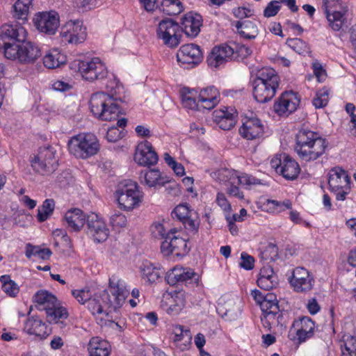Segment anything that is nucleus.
I'll return each instance as SVG.
<instances>
[{
    "mask_svg": "<svg viewBox=\"0 0 356 356\" xmlns=\"http://www.w3.org/2000/svg\"><path fill=\"white\" fill-rule=\"evenodd\" d=\"M27 35L26 30L19 23L4 24L0 27V48L7 59L29 64L41 56L40 48L28 41Z\"/></svg>",
    "mask_w": 356,
    "mask_h": 356,
    "instance_id": "1",
    "label": "nucleus"
},
{
    "mask_svg": "<svg viewBox=\"0 0 356 356\" xmlns=\"http://www.w3.org/2000/svg\"><path fill=\"white\" fill-rule=\"evenodd\" d=\"M105 92L92 94L90 99L91 112L99 119L105 121L116 120L120 113L118 102L122 100L124 88L116 76L108 72Z\"/></svg>",
    "mask_w": 356,
    "mask_h": 356,
    "instance_id": "2",
    "label": "nucleus"
},
{
    "mask_svg": "<svg viewBox=\"0 0 356 356\" xmlns=\"http://www.w3.org/2000/svg\"><path fill=\"white\" fill-rule=\"evenodd\" d=\"M328 143L318 132L302 128L296 134L294 151L299 159L312 162L321 158L327 148Z\"/></svg>",
    "mask_w": 356,
    "mask_h": 356,
    "instance_id": "3",
    "label": "nucleus"
},
{
    "mask_svg": "<svg viewBox=\"0 0 356 356\" xmlns=\"http://www.w3.org/2000/svg\"><path fill=\"white\" fill-rule=\"evenodd\" d=\"M280 82V76L274 69L262 67L257 70L252 81L255 100L259 103L270 101L277 92Z\"/></svg>",
    "mask_w": 356,
    "mask_h": 356,
    "instance_id": "4",
    "label": "nucleus"
},
{
    "mask_svg": "<svg viewBox=\"0 0 356 356\" xmlns=\"http://www.w3.org/2000/svg\"><path fill=\"white\" fill-rule=\"evenodd\" d=\"M68 149L76 157L86 159L97 153L99 145L94 134H80L70 140Z\"/></svg>",
    "mask_w": 356,
    "mask_h": 356,
    "instance_id": "5",
    "label": "nucleus"
},
{
    "mask_svg": "<svg viewBox=\"0 0 356 356\" xmlns=\"http://www.w3.org/2000/svg\"><path fill=\"white\" fill-rule=\"evenodd\" d=\"M351 179L348 172L341 167H334L329 172L328 186L337 202L344 201L351 191Z\"/></svg>",
    "mask_w": 356,
    "mask_h": 356,
    "instance_id": "6",
    "label": "nucleus"
},
{
    "mask_svg": "<svg viewBox=\"0 0 356 356\" xmlns=\"http://www.w3.org/2000/svg\"><path fill=\"white\" fill-rule=\"evenodd\" d=\"M116 197L121 209L131 210L142 201L143 193L136 182L127 180L119 185Z\"/></svg>",
    "mask_w": 356,
    "mask_h": 356,
    "instance_id": "7",
    "label": "nucleus"
},
{
    "mask_svg": "<svg viewBox=\"0 0 356 356\" xmlns=\"http://www.w3.org/2000/svg\"><path fill=\"white\" fill-rule=\"evenodd\" d=\"M30 162L33 170L42 175L52 173L58 166L56 151L51 147H40Z\"/></svg>",
    "mask_w": 356,
    "mask_h": 356,
    "instance_id": "8",
    "label": "nucleus"
},
{
    "mask_svg": "<svg viewBox=\"0 0 356 356\" xmlns=\"http://www.w3.org/2000/svg\"><path fill=\"white\" fill-rule=\"evenodd\" d=\"M76 63L79 72L85 80L92 82L96 80L102 81L108 76L107 67L99 58L77 60Z\"/></svg>",
    "mask_w": 356,
    "mask_h": 356,
    "instance_id": "9",
    "label": "nucleus"
},
{
    "mask_svg": "<svg viewBox=\"0 0 356 356\" xmlns=\"http://www.w3.org/2000/svg\"><path fill=\"white\" fill-rule=\"evenodd\" d=\"M296 333L291 340L295 346V350H298L300 345L314 337L315 334L316 323L309 316H300L295 319L291 326Z\"/></svg>",
    "mask_w": 356,
    "mask_h": 356,
    "instance_id": "10",
    "label": "nucleus"
},
{
    "mask_svg": "<svg viewBox=\"0 0 356 356\" xmlns=\"http://www.w3.org/2000/svg\"><path fill=\"white\" fill-rule=\"evenodd\" d=\"M157 36L170 48H175L181 41V31L176 22L170 19L161 21L156 30Z\"/></svg>",
    "mask_w": 356,
    "mask_h": 356,
    "instance_id": "11",
    "label": "nucleus"
},
{
    "mask_svg": "<svg viewBox=\"0 0 356 356\" xmlns=\"http://www.w3.org/2000/svg\"><path fill=\"white\" fill-rule=\"evenodd\" d=\"M60 35L65 44L81 43L87 37L86 28L81 20H70L62 26Z\"/></svg>",
    "mask_w": 356,
    "mask_h": 356,
    "instance_id": "12",
    "label": "nucleus"
},
{
    "mask_svg": "<svg viewBox=\"0 0 356 356\" xmlns=\"http://www.w3.org/2000/svg\"><path fill=\"white\" fill-rule=\"evenodd\" d=\"M215 178L220 182L229 184H241L243 186H250L252 185L262 184L260 179L255 178L252 175L241 174L234 170L227 168H221L214 173Z\"/></svg>",
    "mask_w": 356,
    "mask_h": 356,
    "instance_id": "13",
    "label": "nucleus"
},
{
    "mask_svg": "<svg viewBox=\"0 0 356 356\" xmlns=\"http://www.w3.org/2000/svg\"><path fill=\"white\" fill-rule=\"evenodd\" d=\"M277 310L271 309L264 316H261V321L263 326L268 330H270L273 326L277 327V332L281 334L286 332L287 321L289 313L287 310L284 309L277 302Z\"/></svg>",
    "mask_w": 356,
    "mask_h": 356,
    "instance_id": "14",
    "label": "nucleus"
},
{
    "mask_svg": "<svg viewBox=\"0 0 356 356\" xmlns=\"http://www.w3.org/2000/svg\"><path fill=\"white\" fill-rule=\"evenodd\" d=\"M88 308L92 315H101V321L104 316H108L112 309H117L114 308L111 297L106 291H103L99 294H95L94 296H92L88 302Z\"/></svg>",
    "mask_w": 356,
    "mask_h": 356,
    "instance_id": "15",
    "label": "nucleus"
},
{
    "mask_svg": "<svg viewBox=\"0 0 356 356\" xmlns=\"http://www.w3.org/2000/svg\"><path fill=\"white\" fill-rule=\"evenodd\" d=\"M177 232L170 233V235L162 241L161 244V252L165 257L175 255L184 257L190 250L187 245V241L181 237L175 235Z\"/></svg>",
    "mask_w": 356,
    "mask_h": 356,
    "instance_id": "16",
    "label": "nucleus"
},
{
    "mask_svg": "<svg viewBox=\"0 0 356 356\" xmlns=\"http://www.w3.org/2000/svg\"><path fill=\"white\" fill-rule=\"evenodd\" d=\"M198 279V275L193 269L180 266L174 267L165 275L166 282L172 286L181 282L193 286L197 284Z\"/></svg>",
    "mask_w": 356,
    "mask_h": 356,
    "instance_id": "17",
    "label": "nucleus"
},
{
    "mask_svg": "<svg viewBox=\"0 0 356 356\" xmlns=\"http://www.w3.org/2000/svg\"><path fill=\"white\" fill-rule=\"evenodd\" d=\"M314 284L313 276L303 267L293 269L291 275V286L298 293H307L311 291Z\"/></svg>",
    "mask_w": 356,
    "mask_h": 356,
    "instance_id": "18",
    "label": "nucleus"
},
{
    "mask_svg": "<svg viewBox=\"0 0 356 356\" xmlns=\"http://www.w3.org/2000/svg\"><path fill=\"white\" fill-rule=\"evenodd\" d=\"M134 160L140 165L149 166L155 165L159 160V157L151 143L145 140L138 144L134 154Z\"/></svg>",
    "mask_w": 356,
    "mask_h": 356,
    "instance_id": "19",
    "label": "nucleus"
},
{
    "mask_svg": "<svg viewBox=\"0 0 356 356\" xmlns=\"http://www.w3.org/2000/svg\"><path fill=\"white\" fill-rule=\"evenodd\" d=\"M86 225L88 233L97 242L104 241L108 234L109 230L104 221L95 213L87 216Z\"/></svg>",
    "mask_w": 356,
    "mask_h": 356,
    "instance_id": "20",
    "label": "nucleus"
},
{
    "mask_svg": "<svg viewBox=\"0 0 356 356\" xmlns=\"http://www.w3.org/2000/svg\"><path fill=\"white\" fill-rule=\"evenodd\" d=\"M339 0H323V4L325 7V13L329 25L334 31H339L346 22L347 9L341 8V10H336L334 7L337 5L331 6V1H339Z\"/></svg>",
    "mask_w": 356,
    "mask_h": 356,
    "instance_id": "21",
    "label": "nucleus"
},
{
    "mask_svg": "<svg viewBox=\"0 0 356 356\" xmlns=\"http://www.w3.org/2000/svg\"><path fill=\"white\" fill-rule=\"evenodd\" d=\"M202 58L200 47L195 44H184L177 53V61L181 64L197 65Z\"/></svg>",
    "mask_w": 356,
    "mask_h": 356,
    "instance_id": "22",
    "label": "nucleus"
},
{
    "mask_svg": "<svg viewBox=\"0 0 356 356\" xmlns=\"http://www.w3.org/2000/svg\"><path fill=\"white\" fill-rule=\"evenodd\" d=\"M38 30L47 35H54L59 26V17L57 13H39L35 19Z\"/></svg>",
    "mask_w": 356,
    "mask_h": 356,
    "instance_id": "23",
    "label": "nucleus"
},
{
    "mask_svg": "<svg viewBox=\"0 0 356 356\" xmlns=\"http://www.w3.org/2000/svg\"><path fill=\"white\" fill-rule=\"evenodd\" d=\"M239 134L245 139L254 140L262 136L264 125L257 118H246L239 128Z\"/></svg>",
    "mask_w": 356,
    "mask_h": 356,
    "instance_id": "24",
    "label": "nucleus"
},
{
    "mask_svg": "<svg viewBox=\"0 0 356 356\" xmlns=\"http://www.w3.org/2000/svg\"><path fill=\"white\" fill-rule=\"evenodd\" d=\"M46 318L49 323L54 324L64 330L69 326V312L65 307L58 302L54 307L49 309L46 312Z\"/></svg>",
    "mask_w": 356,
    "mask_h": 356,
    "instance_id": "25",
    "label": "nucleus"
},
{
    "mask_svg": "<svg viewBox=\"0 0 356 356\" xmlns=\"http://www.w3.org/2000/svg\"><path fill=\"white\" fill-rule=\"evenodd\" d=\"M234 52V49L226 44L214 47L207 57L209 66L217 68L224 65L230 59Z\"/></svg>",
    "mask_w": 356,
    "mask_h": 356,
    "instance_id": "26",
    "label": "nucleus"
},
{
    "mask_svg": "<svg viewBox=\"0 0 356 356\" xmlns=\"http://www.w3.org/2000/svg\"><path fill=\"white\" fill-rule=\"evenodd\" d=\"M109 287L114 308L120 307L129 294L124 281L117 275H112L109 279Z\"/></svg>",
    "mask_w": 356,
    "mask_h": 356,
    "instance_id": "27",
    "label": "nucleus"
},
{
    "mask_svg": "<svg viewBox=\"0 0 356 356\" xmlns=\"http://www.w3.org/2000/svg\"><path fill=\"white\" fill-rule=\"evenodd\" d=\"M202 26V17L196 13L189 12L181 19V32L191 38H195Z\"/></svg>",
    "mask_w": 356,
    "mask_h": 356,
    "instance_id": "28",
    "label": "nucleus"
},
{
    "mask_svg": "<svg viewBox=\"0 0 356 356\" xmlns=\"http://www.w3.org/2000/svg\"><path fill=\"white\" fill-rule=\"evenodd\" d=\"M24 329L27 333L40 337L41 338H45L51 332L49 326L36 316L27 318L24 323Z\"/></svg>",
    "mask_w": 356,
    "mask_h": 356,
    "instance_id": "29",
    "label": "nucleus"
},
{
    "mask_svg": "<svg viewBox=\"0 0 356 356\" xmlns=\"http://www.w3.org/2000/svg\"><path fill=\"white\" fill-rule=\"evenodd\" d=\"M235 111L234 109L228 110L227 108L218 109L213 113V121L222 130H229L236 123Z\"/></svg>",
    "mask_w": 356,
    "mask_h": 356,
    "instance_id": "30",
    "label": "nucleus"
},
{
    "mask_svg": "<svg viewBox=\"0 0 356 356\" xmlns=\"http://www.w3.org/2000/svg\"><path fill=\"white\" fill-rule=\"evenodd\" d=\"M251 295L257 305L260 306L262 311V315L266 314L270 309H273L274 311L277 310V300L276 296L273 293L263 294L259 290L252 291Z\"/></svg>",
    "mask_w": 356,
    "mask_h": 356,
    "instance_id": "31",
    "label": "nucleus"
},
{
    "mask_svg": "<svg viewBox=\"0 0 356 356\" xmlns=\"http://www.w3.org/2000/svg\"><path fill=\"white\" fill-rule=\"evenodd\" d=\"M220 93L214 86L202 89L198 95L199 104L202 108L210 110L219 102Z\"/></svg>",
    "mask_w": 356,
    "mask_h": 356,
    "instance_id": "32",
    "label": "nucleus"
},
{
    "mask_svg": "<svg viewBox=\"0 0 356 356\" xmlns=\"http://www.w3.org/2000/svg\"><path fill=\"white\" fill-rule=\"evenodd\" d=\"M67 227L72 231H79L86 222L87 217L79 209L67 211L64 216Z\"/></svg>",
    "mask_w": 356,
    "mask_h": 356,
    "instance_id": "33",
    "label": "nucleus"
},
{
    "mask_svg": "<svg viewBox=\"0 0 356 356\" xmlns=\"http://www.w3.org/2000/svg\"><path fill=\"white\" fill-rule=\"evenodd\" d=\"M257 285L259 288L269 291L277 284V279L270 266H264L261 270L257 279Z\"/></svg>",
    "mask_w": 356,
    "mask_h": 356,
    "instance_id": "34",
    "label": "nucleus"
},
{
    "mask_svg": "<svg viewBox=\"0 0 356 356\" xmlns=\"http://www.w3.org/2000/svg\"><path fill=\"white\" fill-rule=\"evenodd\" d=\"M35 306L39 310L47 311L54 307L58 302L57 298L46 290L38 291L33 297Z\"/></svg>",
    "mask_w": 356,
    "mask_h": 356,
    "instance_id": "35",
    "label": "nucleus"
},
{
    "mask_svg": "<svg viewBox=\"0 0 356 356\" xmlns=\"http://www.w3.org/2000/svg\"><path fill=\"white\" fill-rule=\"evenodd\" d=\"M90 356H109L110 345L99 337H92L88 343Z\"/></svg>",
    "mask_w": 356,
    "mask_h": 356,
    "instance_id": "36",
    "label": "nucleus"
},
{
    "mask_svg": "<svg viewBox=\"0 0 356 356\" xmlns=\"http://www.w3.org/2000/svg\"><path fill=\"white\" fill-rule=\"evenodd\" d=\"M66 63V56L58 49L50 50L43 58L44 65L49 69H54Z\"/></svg>",
    "mask_w": 356,
    "mask_h": 356,
    "instance_id": "37",
    "label": "nucleus"
},
{
    "mask_svg": "<svg viewBox=\"0 0 356 356\" xmlns=\"http://www.w3.org/2000/svg\"><path fill=\"white\" fill-rule=\"evenodd\" d=\"M235 26L238 33L246 39H254L259 33L257 24L250 20H245L243 22L238 21Z\"/></svg>",
    "mask_w": 356,
    "mask_h": 356,
    "instance_id": "38",
    "label": "nucleus"
},
{
    "mask_svg": "<svg viewBox=\"0 0 356 356\" xmlns=\"http://www.w3.org/2000/svg\"><path fill=\"white\" fill-rule=\"evenodd\" d=\"M289 162V156L288 154H279L271 159L270 166L275 169L277 173L282 175L286 179L289 180V174L288 172Z\"/></svg>",
    "mask_w": 356,
    "mask_h": 356,
    "instance_id": "39",
    "label": "nucleus"
},
{
    "mask_svg": "<svg viewBox=\"0 0 356 356\" xmlns=\"http://www.w3.org/2000/svg\"><path fill=\"white\" fill-rule=\"evenodd\" d=\"M169 306L166 310L167 313L172 316L177 315L185 306L186 299L184 293L182 291L175 292L169 299Z\"/></svg>",
    "mask_w": 356,
    "mask_h": 356,
    "instance_id": "40",
    "label": "nucleus"
},
{
    "mask_svg": "<svg viewBox=\"0 0 356 356\" xmlns=\"http://www.w3.org/2000/svg\"><path fill=\"white\" fill-rule=\"evenodd\" d=\"M142 278L149 283L155 282L161 277L162 272L149 261H145L140 267Z\"/></svg>",
    "mask_w": 356,
    "mask_h": 356,
    "instance_id": "41",
    "label": "nucleus"
},
{
    "mask_svg": "<svg viewBox=\"0 0 356 356\" xmlns=\"http://www.w3.org/2000/svg\"><path fill=\"white\" fill-rule=\"evenodd\" d=\"M197 91L188 88L181 90V103L184 107L191 110L200 109L199 98L196 99Z\"/></svg>",
    "mask_w": 356,
    "mask_h": 356,
    "instance_id": "42",
    "label": "nucleus"
},
{
    "mask_svg": "<svg viewBox=\"0 0 356 356\" xmlns=\"http://www.w3.org/2000/svg\"><path fill=\"white\" fill-rule=\"evenodd\" d=\"M33 0H17L13 6V17L17 19H27L29 7Z\"/></svg>",
    "mask_w": 356,
    "mask_h": 356,
    "instance_id": "43",
    "label": "nucleus"
},
{
    "mask_svg": "<svg viewBox=\"0 0 356 356\" xmlns=\"http://www.w3.org/2000/svg\"><path fill=\"white\" fill-rule=\"evenodd\" d=\"M140 179L142 182L143 179H144L145 184L149 187L163 185L164 183L161 181L162 178L161 177L160 171L155 169L141 172Z\"/></svg>",
    "mask_w": 356,
    "mask_h": 356,
    "instance_id": "44",
    "label": "nucleus"
},
{
    "mask_svg": "<svg viewBox=\"0 0 356 356\" xmlns=\"http://www.w3.org/2000/svg\"><path fill=\"white\" fill-rule=\"evenodd\" d=\"M159 9L168 15H176L183 11L184 7L179 0H163Z\"/></svg>",
    "mask_w": 356,
    "mask_h": 356,
    "instance_id": "45",
    "label": "nucleus"
},
{
    "mask_svg": "<svg viewBox=\"0 0 356 356\" xmlns=\"http://www.w3.org/2000/svg\"><path fill=\"white\" fill-rule=\"evenodd\" d=\"M289 92L284 91L274 104V111L280 116H288Z\"/></svg>",
    "mask_w": 356,
    "mask_h": 356,
    "instance_id": "46",
    "label": "nucleus"
},
{
    "mask_svg": "<svg viewBox=\"0 0 356 356\" xmlns=\"http://www.w3.org/2000/svg\"><path fill=\"white\" fill-rule=\"evenodd\" d=\"M55 202L53 199L45 200L42 206L38 209L37 218L39 222H42L47 220L54 212Z\"/></svg>",
    "mask_w": 356,
    "mask_h": 356,
    "instance_id": "47",
    "label": "nucleus"
},
{
    "mask_svg": "<svg viewBox=\"0 0 356 356\" xmlns=\"http://www.w3.org/2000/svg\"><path fill=\"white\" fill-rule=\"evenodd\" d=\"M330 93V90L326 86L318 90L312 100L313 106L317 109L325 107L329 102Z\"/></svg>",
    "mask_w": 356,
    "mask_h": 356,
    "instance_id": "48",
    "label": "nucleus"
},
{
    "mask_svg": "<svg viewBox=\"0 0 356 356\" xmlns=\"http://www.w3.org/2000/svg\"><path fill=\"white\" fill-rule=\"evenodd\" d=\"M0 281L2 284L3 291L10 297H15L19 291V288L18 285L10 279V275H2L0 277Z\"/></svg>",
    "mask_w": 356,
    "mask_h": 356,
    "instance_id": "49",
    "label": "nucleus"
},
{
    "mask_svg": "<svg viewBox=\"0 0 356 356\" xmlns=\"http://www.w3.org/2000/svg\"><path fill=\"white\" fill-rule=\"evenodd\" d=\"M264 206L268 211L272 213H280L289 208V201L280 202L274 200H267Z\"/></svg>",
    "mask_w": 356,
    "mask_h": 356,
    "instance_id": "50",
    "label": "nucleus"
},
{
    "mask_svg": "<svg viewBox=\"0 0 356 356\" xmlns=\"http://www.w3.org/2000/svg\"><path fill=\"white\" fill-rule=\"evenodd\" d=\"M341 356H356V337L350 336L341 345Z\"/></svg>",
    "mask_w": 356,
    "mask_h": 356,
    "instance_id": "51",
    "label": "nucleus"
},
{
    "mask_svg": "<svg viewBox=\"0 0 356 356\" xmlns=\"http://www.w3.org/2000/svg\"><path fill=\"white\" fill-rule=\"evenodd\" d=\"M260 257L264 261H273L278 257V249L273 243H268L260 252Z\"/></svg>",
    "mask_w": 356,
    "mask_h": 356,
    "instance_id": "52",
    "label": "nucleus"
},
{
    "mask_svg": "<svg viewBox=\"0 0 356 356\" xmlns=\"http://www.w3.org/2000/svg\"><path fill=\"white\" fill-rule=\"evenodd\" d=\"M72 296L80 303L85 304L88 302L92 294L88 287H85L82 289H74L72 291Z\"/></svg>",
    "mask_w": 356,
    "mask_h": 356,
    "instance_id": "53",
    "label": "nucleus"
},
{
    "mask_svg": "<svg viewBox=\"0 0 356 356\" xmlns=\"http://www.w3.org/2000/svg\"><path fill=\"white\" fill-rule=\"evenodd\" d=\"M152 234L156 238H161L163 239V241L170 235V233L177 231L175 228L166 229L164 225L159 222L154 223L152 227Z\"/></svg>",
    "mask_w": 356,
    "mask_h": 356,
    "instance_id": "54",
    "label": "nucleus"
},
{
    "mask_svg": "<svg viewBox=\"0 0 356 356\" xmlns=\"http://www.w3.org/2000/svg\"><path fill=\"white\" fill-rule=\"evenodd\" d=\"M127 222L126 216L118 211H115L110 216V224L115 229L125 227Z\"/></svg>",
    "mask_w": 356,
    "mask_h": 356,
    "instance_id": "55",
    "label": "nucleus"
},
{
    "mask_svg": "<svg viewBox=\"0 0 356 356\" xmlns=\"http://www.w3.org/2000/svg\"><path fill=\"white\" fill-rule=\"evenodd\" d=\"M191 214L195 216V212L190 210L187 204H179L172 211V215H175L181 222Z\"/></svg>",
    "mask_w": 356,
    "mask_h": 356,
    "instance_id": "56",
    "label": "nucleus"
},
{
    "mask_svg": "<svg viewBox=\"0 0 356 356\" xmlns=\"http://www.w3.org/2000/svg\"><path fill=\"white\" fill-rule=\"evenodd\" d=\"M184 227L191 233L195 234L199 227V220L195 213V216L191 214L190 216L186 218L182 221Z\"/></svg>",
    "mask_w": 356,
    "mask_h": 356,
    "instance_id": "57",
    "label": "nucleus"
},
{
    "mask_svg": "<svg viewBox=\"0 0 356 356\" xmlns=\"http://www.w3.org/2000/svg\"><path fill=\"white\" fill-rule=\"evenodd\" d=\"M291 49L298 54H304L309 51L307 43L300 38H291Z\"/></svg>",
    "mask_w": 356,
    "mask_h": 356,
    "instance_id": "58",
    "label": "nucleus"
},
{
    "mask_svg": "<svg viewBox=\"0 0 356 356\" xmlns=\"http://www.w3.org/2000/svg\"><path fill=\"white\" fill-rule=\"evenodd\" d=\"M74 3L76 8L81 11H88L97 6V0H74Z\"/></svg>",
    "mask_w": 356,
    "mask_h": 356,
    "instance_id": "59",
    "label": "nucleus"
},
{
    "mask_svg": "<svg viewBox=\"0 0 356 356\" xmlns=\"http://www.w3.org/2000/svg\"><path fill=\"white\" fill-rule=\"evenodd\" d=\"M241 261L239 264L240 267L245 270H252L254 266V259L251 255H249L247 252H243L241 254Z\"/></svg>",
    "mask_w": 356,
    "mask_h": 356,
    "instance_id": "60",
    "label": "nucleus"
},
{
    "mask_svg": "<svg viewBox=\"0 0 356 356\" xmlns=\"http://www.w3.org/2000/svg\"><path fill=\"white\" fill-rule=\"evenodd\" d=\"M280 10V1H271L266 6L264 10V15L266 17H271L277 15L278 11Z\"/></svg>",
    "mask_w": 356,
    "mask_h": 356,
    "instance_id": "61",
    "label": "nucleus"
},
{
    "mask_svg": "<svg viewBox=\"0 0 356 356\" xmlns=\"http://www.w3.org/2000/svg\"><path fill=\"white\" fill-rule=\"evenodd\" d=\"M312 69L314 75L316 76L317 80L319 82H322L325 79L326 77V71L323 67L322 65L318 62L316 61L312 63Z\"/></svg>",
    "mask_w": 356,
    "mask_h": 356,
    "instance_id": "62",
    "label": "nucleus"
},
{
    "mask_svg": "<svg viewBox=\"0 0 356 356\" xmlns=\"http://www.w3.org/2000/svg\"><path fill=\"white\" fill-rule=\"evenodd\" d=\"M234 16L237 18L249 17L254 15V10L245 7H238L234 10Z\"/></svg>",
    "mask_w": 356,
    "mask_h": 356,
    "instance_id": "63",
    "label": "nucleus"
},
{
    "mask_svg": "<svg viewBox=\"0 0 356 356\" xmlns=\"http://www.w3.org/2000/svg\"><path fill=\"white\" fill-rule=\"evenodd\" d=\"M106 138L108 142L115 143L121 138V133L116 127H112L108 129Z\"/></svg>",
    "mask_w": 356,
    "mask_h": 356,
    "instance_id": "64",
    "label": "nucleus"
}]
</instances>
